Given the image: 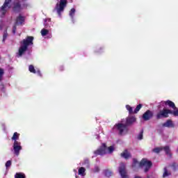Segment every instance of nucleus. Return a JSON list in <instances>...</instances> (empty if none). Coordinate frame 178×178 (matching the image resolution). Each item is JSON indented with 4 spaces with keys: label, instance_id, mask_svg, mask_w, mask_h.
I'll use <instances>...</instances> for the list:
<instances>
[{
    "label": "nucleus",
    "instance_id": "obj_1",
    "mask_svg": "<svg viewBox=\"0 0 178 178\" xmlns=\"http://www.w3.org/2000/svg\"><path fill=\"white\" fill-rule=\"evenodd\" d=\"M137 122V118L135 116H129L126 118L125 124L122 122H118L115 124L113 127V130H118L120 136H123L124 133L129 131V126H131L133 124Z\"/></svg>",
    "mask_w": 178,
    "mask_h": 178
},
{
    "label": "nucleus",
    "instance_id": "obj_2",
    "mask_svg": "<svg viewBox=\"0 0 178 178\" xmlns=\"http://www.w3.org/2000/svg\"><path fill=\"white\" fill-rule=\"evenodd\" d=\"M33 41H34V37L27 36L26 39H24L21 42V46L19 48L18 55L22 56L24 52L29 49V46L33 45Z\"/></svg>",
    "mask_w": 178,
    "mask_h": 178
},
{
    "label": "nucleus",
    "instance_id": "obj_3",
    "mask_svg": "<svg viewBox=\"0 0 178 178\" xmlns=\"http://www.w3.org/2000/svg\"><path fill=\"white\" fill-rule=\"evenodd\" d=\"M140 168H143V166H145L144 172L145 173H147L149 171V169L152 168V161H148L147 159H143L140 163H138V161L136 159H133V164L132 168H136L137 165H138Z\"/></svg>",
    "mask_w": 178,
    "mask_h": 178
},
{
    "label": "nucleus",
    "instance_id": "obj_4",
    "mask_svg": "<svg viewBox=\"0 0 178 178\" xmlns=\"http://www.w3.org/2000/svg\"><path fill=\"white\" fill-rule=\"evenodd\" d=\"M169 115L178 116V110L172 111L170 109L163 108V110H160L159 112L156 113V118L157 120H159V119L169 118Z\"/></svg>",
    "mask_w": 178,
    "mask_h": 178
},
{
    "label": "nucleus",
    "instance_id": "obj_5",
    "mask_svg": "<svg viewBox=\"0 0 178 178\" xmlns=\"http://www.w3.org/2000/svg\"><path fill=\"white\" fill-rule=\"evenodd\" d=\"M113 151H115L113 146L108 147L106 143H102V146L94 152V154L95 155H105L106 154H108V152L109 154H112Z\"/></svg>",
    "mask_w": 178,
    "mask_h": 178
},
{
    "label": "nucleus",
    "instance_id": "obj_6",
    "mask_svg": "<svg viewBox=\"0 0 178 178\" xmlns=\"http://www.w3.org/2000/svg\"><path fill=\"white\" fill-rule=\"evenodd\" d=\"M24 8H27V4L24 3L22 5L20 1L17 0L13 3V10L19 13Z\"/></svg>",
    "mask_w": 178,
    "mask_h": 178
},
{
    "label": "nucleus",
    "instance_id": "obj_7",
    "mask_svg": "<svg viewBox=\"0 0 178 178\" xmlns=\"http://www.w3.org/2000/svg\"><path fill=\"white\" fill-rule=\"evenodd\" d=\"M13 147L15 155H16V156H19V155H20V151L23 149V147H22V143L19 141H15L13 143Z\"/></svg>",
    "mask_w": 178,
    "mask_h": 178
},
{
    "label": "nucleus",
    "instance_id": "obj_8",
    "mask_svg": "<svg viewBox=\"0 0 178 178\" xmlns=\"http://www.w3.org/2000/svg\"><path fill=\"white\" fill-rule=\"evenodd\" d=\"M66 5H67V0H60L59 6H56L57 13L59 16H60L62 12L65 10V8H66Z\"/></svg>",
    "mask_w": 178,
    "mask_h": 178
},
{
    "label": "nucleus",
    "instance_id": "obj_9",
    "mask_svg": "<svg viewBox=\"0 0 178 178\" xmlns=\"http://www.w3.org/2000/svg\"><path fill=\"white\" fill-rule=\"evenodd\" d=\"M119 173L122 178H129L127 172L126 171V165L124 163H120L119 167Z\"/></svg>",
    "mask_w": 178,
    "mask_h": 178
},
{
    "label": "nucleus",
    "instance_id": "obj_10",
    "mask_svg": "<svg viewBox=\"0 0 178 178\" xmlns=\"http://www.w3.org/2000/svg\"><path fill=\"white\" fill-rule=\"evenodd\" d=\"M142 118L145 122L150 120L152 119V118H154V112L151 111V110H147L143 113Z\"/></svg>",
    "mask_w": 178,
    "mask_h": 178
},
{
    "label": "nucleus",
    "instance_id": "obj_11",
    "mask_svg": "<svg viewBox=\"0 0 178 178\" xmlns=\"http://www.w3.org/2000/svg\"><path fill=\"white\" fill-rule=\"evenodd\" d=\"M11 2H12V0H5V2L1 9V10L2 12V15H6V12H8V9H9L10 8V6H9V4Z\"/></svg>",
    "mask_w": 178,
    "mask_h": 178
},
{
    "label": "nucleus",
    "instance_id": "obj_12",
    "mask_svg": "<svg viewBox=\"0 0 178 178\" xmlns=\"http://www.w3.org/2000/svg\"><path fill=\"white\" fill-rule=\"evenodd\" d=\"M164 105L166 106H169V108H172L174 111H178L177 107H176V104H175V102L170 101V100H167L163 102Z\"/></svg>",
    "mask_w": 178,
    "mask_h": 178
},
{
    "label": "nucleus",
    "instance_id": "obj_13",
    "mask_svg": "<svg viewBox=\"0 0 178 178\" xmlns=\"http://www.w3.org/2000/svg\"><path fill=\"white\" fill-rule=\"evenodd\" d=\"M24 23V17L19 15L16 19L15 26H22Z\"/></svg>",
    "mask_w": 178,
    "mask_h": 178
},
{
    "label": "nucleus",
    "instance_id": "obj_14",
    "mask_svg": "<svg viewBox=\"0 0 178 178\" xmlns=\"http://www.w3.org/2000/svg\"><path fill=\"white\" fill-rule=\"evenodd\" d=\"M163 127H175V124L172 120H168L165 123L163 124Z\"/></svg>",
    "mask_w": 178,
    "mask_h": 178
},
{
    "label": "nucleus",
    "instance_id": "obj_15",
    "mask_svg": "<svg viewBox=\"0 0 178 178\" xmlns=\"http://www.w3.org/2000/svg\"><path fill=\"white\" fill-rule=\"evenodd\" d=\"M122 158H124V159H129V158H131V154L125 149L122 153H121Z\"/></svg>",
    "mask_w": 178,
    "mask_h": 178
},
{
    "label": "nucleus",
    "instance_id": "obj_16",
    "mask_svg": "<svg viewBox=\"0 0 178 178\" xmlns=\"http://www.w3.org/2000/svg\"><path fill=\"white\" fill-rule=\"evenodd\" d=\"M19 137H20V134L15 132L13 137L11 138V140H13V141L15 143V141H17V140H19Z\"/></svg>",
    "mask_w": 178,
    "mask_h": 178
},
{
    "label": "nucleus",
    "instance_id": "obj_17",
    "mask_svg": "<svg viewBox=\"0 0 178 178\" xmlns=\"http://www.w3.org/2000/svg\"><path fill=\"white\" fill-rule=\"evenodd\" d=\"M162 148L163 149H164L166 155H169V156H172V153H170V148L169 147V146H165Z\"/></svg>",
    "mask_w": 178,
    "mask_h": 178
},
{
    "label": "nucleus",
    "instance_id": "obj_18",
    "mask_svg": "<svg viewBox=\"0 0 178 178\" xmlns=\"http://www.w3.org/2000/svg\"><path fill=\"white\" fill-rule=\"evenodd\" d=\"M104 175L106 176V177H111V176H112L113 175L112 171L111 170H108V169L104 170Z\"/></svg>",
    "mask_w": 178,
    "mask_h": 178
},
{
    "label": "nucleus",
    "instance_id": "obj_19",
    "mask_svg": "<svg viewBox=\"0 0 178 178\" xmlns=\"http://www.w3.org/2000/svg\"><path fill=\"white\" fill-rule=\"evenodd\" d=\"M15 178H26V175L23 172H17L15 175Z\"/></svg>",
    "mask_w": 178,
    "mask_h": 178
},
{
    "label": "nucleus",
    "instance_id": "obj_20",
    "mask_svg": "<svg viewBox=\"0 0 178 178\" xmlns=\"http://www.w3.org/2000/svg\"><path fill=\"white\" fill-rule=\"evenodd\" d=\"M84 173H86V168L83 167H81L78 170V175H80L81 176H84Z\"/></svg>",
    "mask_w": 178,
    "mask_h": 178
},
{
    "label": "nucleus",
    "instance_id": "obj_21",
    "mask_svg": "<svg viewBox=\"0 0 178 178\" xmlns=\"http://www.w3.org/2000/svg\"><path fill=\"white\" fill-rule=\"evenodd\" d=\"M171 173L168 171V168L166 167L164 168V172L163 174V177H168V176H170Z\"/></svg>",
    "mask_w": 178,
    "mask_h": 178
},
{
    "label": "nucleus",
    "instance_id": "obj_22",
    "mask_svg": "<svg viewBox=\"0 0 178 178\" xmlns=\"http://www.w3.org/2000/svg\"><path fill=\"white\" fill-rule=\"evenodd\" d=\"M126 108L129 113V115H133L134 114V111H133V107H131L130 105H127Z\"/></svg>",
    "mask_w": 178,
    "mask_h": 178
},
{
    "label": "nucleus",
    "instance_id": "obj_23",
    "mask_svg": "<svg viewBox=\"0 0 178 178\" xmlns=\"http://www.w3.org/2000/svg\"><path fill=\"white\" fill-rule=\"evenodd\" d=\"M8 38V29H6L3 34V42H5L6 41V39Z\"/></svg>",
    "mask_w": 178,
    "mask_h": 178
},
{
    "label": "nucleus",
    "instance_id": "obj_24",
    "mask_svg": "<svg viewBox=\"0 0 178 178\" xmlns=\"http://www.w3.org/2000/svg\"><path fill=\"white\" fill-rule=\"evenodd\" d=\"M29 70L31 73H33V74L37 73V72L35 71V69L34 68V65H30L29 66Z\"/></svg>",
    "mask_w": 178,
    "mask_h": 178
},
{
    "label": "nucleus",
    "instance_id": "obj_25",
    "mask_svg": "<svg viewBox=\"0 0 178 178\" xmlns=\"http://www.w3.org/2000/svg\"><path fill=\"white\" fill-rule=\"evenodd\" d=\"M40 33L42 37H45V35H48V33H49V31L45 29H42Z\"/></svg>",
    "mask_w": 178,
    "mask_h": 178
},
{
    "label": "nucleus",
    "instance_id": "obj_26",
    "mask_svg": "<svg viewBox=\"0 0 178 178\" xmlns=\"http://www.w3.org/2000/svg\"><path fill=\"white\" fill-rule=\"evenodd\" d=\"M141 108H143V104H138L136 106V108L134 109V113H138V112L140 111V109H141Z\"/></svg>",
    "mask_w": 178,
    "mask_h": 178
},
{
    "label": "nucleus",
    "instance_id": "obj_27",
    "mask_svg": "<svg viewBox=\"0 0 178 178\" xmlns=\"http://www.w3.org/2000/svg\"><path fill=\"white\" fill-rule=\"evenodd\" d=\"M74 13H76V9L75 8H72L70 11V16L73 19L74 17Z\"/></svg>",
    "mask_w": 178,
    "mask_h": 178
},
{
    "label": "nucleus",
    "instance_id": "obj_28",
    "mask_svg": "<svg viewBox=\"0 0 178 178\" xmlns=\"http://www.w3.org/2000/svg\"><path fill=\"white\" fill-rule=\"evenodd\" d=\"M162 149H163V148L162 147H156L153 149V152H155L156 154H159L161 151H162Z\"/></svg>",
    "mask_w": 178,
    "mask_h": 178
},
{
    "label": "nucleus",
    "instance_id": "obj_29",
    "mask_svg": "<svg viewBox=\"0 0 178 178\" xmlns=\"http://www.w3.org/2000/svg\"><path fill=\"white\" fill-rule=\"evenodd\" d=\"M143 134H144V130L142 129L140 132V134L138 136V140H143Z\"/></svg>",
    "mask_w": 178,
    "mask_h": 178
},
{
    "label": "nucleus",
    "instance_id": "obj_30",
    "mask_svg": "<svg viewBox=\"0 0 178 178\" xmlns=\"http://www.w3.org/2000/svg\"><path fill=\"white\" fill-rule=\"evenodd\" d=\"M12 165V161L10 160H8L6 163V168L8 169V168H10Z\"/></svg>",
    "mask_w": 178,
    "mask_h": 178
},
{
    "label": "nucleus",
    "instance_id": "obj_31",
    "mask_svg": "<svg viewBox=\"0 0 178 178\" xmlns=\"http://www.w3.org/2000/svg\"><path fill=\"white\" fill-rule=\"evenodd\" d=\"M3 69L0 68V81L2 80V76H3Z\"/></svg>",
    "mask_w": 178,
    "mask_h": 178
},
{
    "label": "nucleus",
    "instance_id": "obj_32",
    "mask_svg": "<svg viewBox=\"0 0 178 178\" xmlns=\"http://www.w3.org/2000/svg\"><path fill=\"white\" fill-rule=\"evenodd\" d=\"M83 165H87V166H88V165H90V161L88 159H86Z\"/></svg>",
    "mask_w": 178,
    "mask_h": 178
},
{
    "label": "nucleus",
    "instance_id": "obj_33",
    "mask_svg": "<svg viewBox=\"0 0 178 178\" xmlns=\"http://www.w3.org/2000/svg\"><path fill=\"white\" fill-rule=\"evenodd\" d=\"M172 166L175 169V170H176V168H178V164H177L176 163H172Z\"/></svg>",
    "mask_w": 178,
    "mask_h": 178
},
{
    "label": "nucleus",
    "instance_id": "obj_34",
    "mask_svg": "<svg viewBox=\"0 0 178 178\" xmlns=\"http://www.w3.org/2000/svg\"><path fill=\"white\" fill-rule=\"evenodd\" d=\"M94 172H95V173L99 172V167H98V166L95 167Z\"/></svg>",
    "mask_w": 178,
    "mask_h": 178
},
{
    "label": "nucleus",
    "instance_id": "obj_35",
    "mask_svg": "<svg viewBox=\"0 0 178 178\" xmlns=\"http://www.w3.org/2000/svg\"><path fill=\"white\" fill-rule=\"evenodd\" d=\"M16 24H15V26L13 27V34H16Z\"/></svg>",
    "mask_w": 178,
    "mask_h": 178
},
{
    "label": "nucleus",
    "instance_id": "obj_36",
    "mask_svg": "<svg viewBox=\"0 0 178 178\" xmlns=\"http://www.w3.org/2000/svg\"><path fill=\"white\" fill-rule=\"evenodd\" d=\"M36 73H37V74H38V76H40V77L42 76V74H41V71L38 70V71L36 72Z\"/></svg>",
    "mask_w": 178,
    "mask_h": 178
},
{
    "label": "nucleus",
    "instance_id": "obj_37",
    "mask_svg": "<svg viewBox=\"0 0 178 178\" xmlns=\"http://www.w3.org/2000/svg\"><path fill=\"white\" fill-rule=\"evenodd\" d=\"M2 29H3V23L0 21V30H2Z\"/></svg>",
    "mask_w": 178,
    "mask_h": 178
},
{
    "label": "nucleus",
    "instance_id": "obj_38",
    "mask_svg": "<svg viewBox=\"0 0 178 178\" xmlns=\"http://www.w3.org/2000/svg\"><path fill=\"white\" fill-rule=\"evenodd\" d=\"M134 178H141V177L136 176Z\"/></svg>",
    "mask_w": 178,
    "mask_h": 178
},
{
    "label": "nucleus",
    "instance_id": "obj_39",
    "mask_svg": "<svg viewBox=\"0 0 178 178\" xmlns=\"http://www.w3.org/2000/svg\"><path fill=\"white\" fill-rule=\"evenodd\" d=\"M22 1H27V0H22Z\"/></svg>",
    "mask_w": 178,
    "mask_h": 178
}]
</instances>
